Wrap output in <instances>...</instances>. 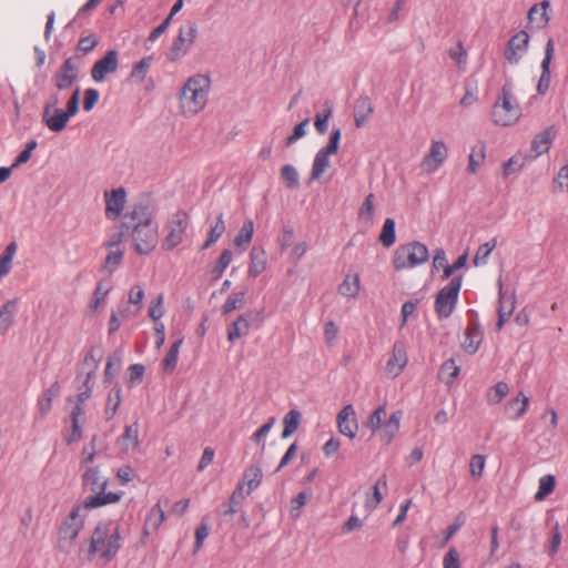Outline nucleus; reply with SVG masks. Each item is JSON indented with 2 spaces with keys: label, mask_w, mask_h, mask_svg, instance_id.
Returning a JSON list of instances; mask_svg holds the SVG:
<instances>
[{
  "label": "nucleus",
  "mask_w": 568,
  "mask_h": 568,
  "mask_svg": "<svg viewBox=\"0 0 568 568\" xmlns=\"http://www.w3.org/2000/svg\"><path fill=\"white\" fill-rule=\"evenodd\" d=\"M122 226L130 233L134 251L150 254L159 243V226L148 206L136 205L126 215Z\"/></svg>",
  "instance_id": "nucleus-1"
},
{
  "label": "nucleus",
  "mask_w": 568,
  "mask_h": 568,
  "mask_svg": "<svg viewBox=\"0 0 568 568\" xmlns=\"http://www.w3.org/2000/svg\"><path fill=\"white\" fill-rule=\"evenodd\" d=\"M212 80L207 73L190 75L178 93L179 112L184 118H193L201 113L209 103Z\"/></svg>",
  "instance_id": "nucleus-2"
},
{
  "label": "nucleus",
  "mask_w": 568,
  "mask_h": 568,
  "mask_svg": "<svg viewBox=\"0 0 568 568\" xmlns=\"http://www.w3.org/2000/svg\"><path fill=\"white\" fill-rule=\"evenodd\" d=\"M121 547L122 537L119 523L114 520L100 521L92 531L89 552L109 562L116 556Z\"/></svg>",
  "instance_id": "nucleus-3"
},
{
  "label": "nucleus",
  "mask_w": 568,
  "mask_h": 568,
  "mask_svg": "<svg viewBox=\"0 0 568 568\" xmlns=\"http://www.w3.org/2000/svg\"><path fill=\"white\" fill-rule=\"evenodd\" d=\"M83 484L89 486L91 491L95 493L93 496H89L83 501L84 509H92L102 507L110 504H115L121 500L123 493H106L108 480L101 478L100 471L97 467L88 468L82 476Z\"/></svg>",
  "instance_id": "nucleus-4"
},
{
  "label": "nucleus",
  "mask_w": 568,
  "mask_h": 568,
  "mask_svg": "<svg viewBox=\"0 0 568 568\" xmlns=\"http://www.w3.org/2000/svg\"><path fill=\"white\" fill-rule=\"evenodd\" d=\"M385 417L386 407L381 405L371 414L365 426L373 433H378L379 439L388 445L399 432L403 412H394L386 422H384Z\"/></svg>",
  "instance_id": "nucleus-5"
},
{
  "label": "nucleus",
  "mask_w": 568,
  "mask_h": 568,
  "mask_svg": "<svg viewBox=\"0 0 568 568\" xmlns=\"http://www.w3.org/2000/svg\"><path fill=\"white\" fill-rule=\"evenodd\" d=\"M521 109L510 90L505 85L501 89L491 110V121L499 126H510L518 122Z\"/></svg>",
  "instance_id": "nucleus-6"
},
{
  "label": "nucleus",
  "mask_w": 568,
  "mask_h": 568,
  "mask_svg": "<svg viewBox=\"0 0 568 568\" xmlns=\"http://www.w3.org/2000/svg\"><path fill=\"white\" fill-rule=\"evenodd\" d=\"M145 297V292L142 285L134 284L131 286L128 293V303L129 305L119 306L116 310L112 311L110 314V320L108 323V334L113 335L121 327V321H119V315L122 316L123 320H130L140 314L143 300Z\"/></svg>",
  "instance_id": "nucleus-7"
},
{
  "label": "nucleus",
  "mask_w": 568,
  "mask_h": 568,
  "mask_svg": "<svg viewBox=\"0 0 568 568\" xmlns=\"http://www.w3.org/2000/svg\"><path fill=\"white\" fill-rule=\"evenodd\" d=\"M83 505L74 507L69 516L63 520L58 537V547L61 551L69 552L74 545L85 521V511Z\"/></svg>",
  "instance_id": "nucleus-8"
},
{
  "label": "nucleus",
  "mask_w": 568,
  "mask_h": 568,
  "mask_svg": "<svg viewBox=\"0 0 568 568\" xmlns=\"http://www.w3.org/2000/svg\"><path fill=\"white\" fill-rule=\"evenodd\" d=\"M429 253L425 244L410 242L399 245L393 255V266L396 271L416 267L428 261Z\"/></svg>",
  "instance_id": "nucleus-9"
},
{
  "label": "nucleus",
  "mask_w": 568,
  "mask_h": 568,
  "mask_svg": "<svg viewBox=\"0 0 568 568\" xmlns=\"http://www.w3.org/2000/svg\"><path fill=\"white\" fill-rule=\"evenodd\" d=\"M80 88H75L70 95L67 110L53 109L49 112H42V122L52 132H61L67 128L69 120L79 111Z\"/></svg>",
  "instance_id": "nucleus-10"
},
{
  "label": "nucleus",
  "mask_w": 568,
  "mask_h": 568,
  "mask_svg": "<svg viewBox=\"0 0 568 568\" xmlns=\"http://www.w3.org/2000/svg\"><path fill=\"white\" fill-rule=\"evenodd\" d=\"M462 288V278L455 277L447 285L439 290L436 295L434 310L439 318L449 317L457 304Z\"/></svg>",
  "instance_id": "nucleus-11"
},
{
  "label": "nucleus",
  "mask_w": 568,
  "mask_h": 568,
  "mask_svg": "<svg viewBox=\"0 0 568 568\" xmlns=\"http://www.w3.org/2000/svg\"><path fill=\"white\" fill-rule=\"evenodd\" d=\"M189 223L190 217L184 211H178L171 215L166 224L168 234L162 242L163 250L171 251L183 242Z\"/></svg>",
  "instance_id": "nucleus-12"
},
{
  "label": "nucleus",
  "mask_w": 568,
  "mask_h": 568,
  "mask_svg": "<svg viewBox=\"0 0 568 568\" xmlns=\"http://www.w3.org/2000/svg\"><path fill=\"white\" fill-rule=\"evenodd\" d=\"M196 36V23L187 22L184 27H181L178 37L174 39L168 52V59L174 62L185 57L193 47Z\"/></svg>",
  "instance_id": "nucleus-13"
},
{
  "label": "nucleus",
  "mask_w": 568,
  "mask_h": 568,
  "mask_svg": "<svg viewBox=\"0 0 568 568\" xmlns=\"http://www.w3.org/2000/svg\"><path fill=\"white\" fill-rule=\"evenodd\" d=\"M341 130L335 129L329 138L326 146L322 148L314 158L311 171V180H318L324 172L329 168V155L336 154L339 146Z\"/></svg>",
  "instance_id": "nucleus-14"
},
{
  "label": "nucleus",
  "mask_w": 568,
  "mask_h": 568,
  "mask_svg": "<svg viewBox=\"0 0 568 568\" xmlns=\"http://www.w3.org/2000/svg\"><path fill=\"white\" fill-rule=\"evenodd\" d=\"M124 233L119 232L113 234L109 240L104 242L106 255L103 263V270L108 273L115 272L124 256Z\"/></svg>",
  "instance_id": "nucleus-15"
},
{
  "label": "nucleus",
  "mask_w": 568,
  "mask_h": 568,
  "mask_svg": "<svg viewBox=\"0 0 568 568\" xmlns=\"http://www.w3.org/2000/svg\"><path fill=\"white\" fill-rule=\"evenodd\" d=\"M448 158V148L442 140H432L429 151L420 162V170L425 173H435Z\"/></svg>",
  "instance_id": "nucleus-16"
},
{
  "label": "nucleus",
  "mask_w": 568,
  "mask_h": 568,
  "mask_svg": "<svg viewBox=\"0 0 568 568\" xmlns=\"http://www.w3.org/2000/svg\"><path fill=\"white\" fill-rule=\"evenodd\" d=\"M79 78V59L77 57L68 58L59 70L54 73L52 80L59 91L70 89Z\"/></svg>",
  "instance_id": "nucleus-17"
},
{
  "label": "nucleus",
  "mask_w": 568,
  "mask_h": 568,
  "mask_svg": "<svg viewBox=\"0 0 568 568\" xmlns=\"http://www.w3.org/2000/svg\"><path fill=\"white\" fill-rule=\"evenodd\" d=\"M407 363V346L403 341H396L385 365L386 375L390 378L399 376Z\"/></svg>",
  "instance_id": "nucleus-18"
},
{
  "label": "nucleus",
  "mask_w": 568,
  "mask_h": 568,
  "mask_svg": "<svg viewBox=\"0 0 568 568\" xmlns=\"http://www.w3.org/2000/svg\"><path fill=\"white\" fill-rule=\"evenodd\" d=\"M529 45V36L521 30L510 38L505 50V59L510 64H517L526 54Z\"/></svg>",
  "instance_id": "nucleus-19"
},
{
  "label": "nucleus",
  "mask_w": 568,
  "mask_h": 568,
  "mask_svg": "<svg viewBox=\"0 0 568 568\" xmlns=\"http://www.w3.org/2000/svg\"><path fill=\"white\" fill-rule=\"evenodd\" d=\"M105 217L110 221L116 220L123 212L126 203V192L123 187L104 192Z\"/></svg>",
  "instance_id": "nucleus-20"
},
{
  "label": "nucleus",
  "mask_w": 568,
  "mask_h": 568,
  "mask_svg": "<svg viewBox=\"0 0 568 568\" xmlns=\"http://www.w3.org/2000/svg\"><path fill=\"white\" fill-rule=\"evenodd\" d=\"M336 424L338 432L342 435L351 439L356 437L358 432V422L353 405L348 404L339 410L336 417Z\"/></svg>",
  "instance_id": "nucleus-21"
},
{
  "label": "nucleus",
  "mask_w": 568,
  "mask_h": 568,
  "mask_svg": "<svg viewBox=\"0 0 568 568\" xmlns=\"http://www.w3.org/2000/svg\"><path fill=\"white\" fill-rule=\"evenodd\" d=\"M118 70V52L115 50H110L106 54L98 60L92 69L91 77L94 81L101 82L104 80L106 74L114 73Z\"/></svg>",
  "instance_id": "nucleus-22"
},
{
  "label": "nucleus",
  "mask_w": 568,
  "mask_h": 568,
  "mask_svg": "<svg viewBox=\"0 0 568 568\" xmlns=\"http://www.w3.org/2000/svg\"><path fill=\"white\" fill-rule=\"evenodd\" d=\"M529 404L530 398L524 392H519L505 403L504 414L509 420H519L527 413Z\"/></svg>",
  "instance_id": "nucleus-23"
},
{
  "label": "nucleus",
  "mask_w": 568,
  "mask_h": 568,
  "mask_svg": "<svg viewBox=\"0 0 568 568\" xmlns=\"http://www.w3.org/2000/svg\"><path fill=\"white\" fill-rule=\"evenodd\" d=\"M165 520V513L161 505V501H158L146 514L143 530H142V542L149 538L150 535L155 532L161 525Z\"/></svg>",
  "instance_id": "nucleus-24"
},
{
  "label": "nucleus",
  "mask_w": 568,
  "mask_h": 568,
  "mask_svg": "<svg viewBox=\"0 0 568 568\" xmlns=\"http://www.w3.org/2000/svg\"><path fill=\"white\" fill-rule=\"evenodd\" d=\"M139 444V424L135 422L125 426L122 435L116 440V445L122 453H129L136 449Z\"/></svg>",
  "instance_id": "nucleus-25"
},
{
  "label": "nucleus",
  "mask_w": 568,
  "mask_h": 568,
  "mask_svg": "<svg viewBox=\"0 0 568 568\" xmlns=\"http://www.w3.org/2000/svg\"><path fill=\"white\" fill-rule=\"evenodd\" d=\"M549 20V2H536L528 11V21L534 29L545 28Z\"/></svg>",
  "instance_id": "nucleus-26"
},
{
  "label": "nucleus",
  "mask_w": 568,
  "mask_h": 568,
  "mask_svg": "<svg viewBox=\"0 0 568 568\" xmlns=\"http://www.w3.org/2000/svg\"><path fill=\"white\" fill-rule=\"evenodd\" d=\"M18 311V300H9L0 306V335H6L13 326Z\"/></svg>",
  "instance_id": "nucleus-27"
},
{
  "label": "nucleus",
  "mask_w": 568,
  "mask_h": 568,
  "mask_svg": "<svg viewBox=\"0 0 568 568\" xmlns=\"http://www.w3.org/2000/svg\"><path fill=\"white\" fill-rule=\"evenodd\" d=\"M262 479V468L258 465H251L245 469L242 483L237 486L236 490L240 493L246 486V494L250 495L260 486Z\"/></svg>",
  "instance_id": "nucleus-28"
},
{
  "label": "nucleus",
  "mask_w": 568,
  "mask_h": 568,
  "mask_svg": "<svg viewBox=\"0 0 568 568\" xmlns=\"http://www.w3.org/2000/svg\"><path fill=\"white\" fill-rule=\"evenodd\" d=\"M554 52H555V43H554L552 39H549L546 43L545 57L541 62L542 73H541V77L539 79V83L537 87L539 93H545V91L549 87V83H550L549 65H550L551 59L554 57Z\"/></svg>",
  "instance_id": "nucleus-29"
},
{
  "label": "nucleus",
  "mask_w": 568,
  "mask_h": 568,
  "mask_svg": "<svg viewBox=\"0 0 568 568\" xmlns=\"http://www.w3.org/2000/svg\"><path fill=\"white\" fill-rule=\"evenodd\" d=\"M361 292V277L357 272H348L338 285V293L348 298H356Z\"/></svg>",
  "instance_id": "nucleus-30"
},
{
  "label": "nucleus",
  "mask_w": 568,
  "mask_h": 568,
  "mask_svg": "<svg viewBox=\"0 0 568 568\" xmlns=\"http://www.w3.org/2000/svg\"><path fill=\"white\" fill-rule=\"evenodd\" d=\"M251 316L248 314L240 315L231 325L227 327V341L233 343L234 341L248 335L251 328Z\"/></svg>",
  "instance_id": "nucleus-31"
},
{
  "label": "nucleus",
  "mask_w": 568,
  "mask_h": 568,
  "mask_svg": "<svg viewBox=\"0 0 568 568\" xmlns=\"http://www.w3.org/2000/svg\"><path fill=\"white\" fill-rule=\"evenodd\" d=\"M483 342V333L476 325H468L465 333L462 346L465 352L474 354L479 348Z\"/></svg>",
  "instance_id": "nucleus-32"
},
{
  "label": "nucleus",
  "mask_w": 568,
  "mask_h": 568,
  "mask_svg": "<svg viewBox=\"0 0 568 568\" xmlns=\"http://www.w3.org/2000/svg\"><path fill=\"white\" fill-rule=\"evenodd\" d=\"M267 260L266 253L263 248L253 247L250 253V265L247 274L251 277H257L266 270Z\"/></svg>",
  "instance_id": "nucleus-33"
},
{
  "label": "nucleus",
  "mask_w": 568,
  "mask_h": 568,
  "mask_svg": "<svg viewBox=\"0 0 568 568\" xmlns=\"http://www.w3.org/2000/svg\"><path fill=\"white\" fill-rule=\"evenodd\" d=\"M486 159V144L484 141H478L470 149L468 155L467 172L475 174L479 168L484 164Z\"/></svg>",
  "instance_id": "nucleus-34"
},
{
  "label": "nucleus",
  "mask_w": 568,
  "mask_h": 568,
  "mask_svg": "<svg viewBox=\"0 0 568 568\" xmlns=\"http://www.w3.org/2000/svg\"><path fill=\"white\" fill-rule=\"evenodd\" d=\"M374 112V105L368 97H362L355 104V125L362 128Z\"/></svg>",
  "instance_id": "nucleus-35"
},
{
  "label": "nucleus",
  "mask_w": 568,
  "mask_h": 568,
  "mask_svg": "<svg viewBox=\"0 0 568 568\" xmlns=\"http://www.w3.org/2000/svg\"><path fill=\"white\" fill-rule=\"evenodd\" d=\"M555 135L556 129L550 126L535 136L531 143V150L535 152L536 156L548 152Z\"/></svg>",
  "instance_id": "nucleus-36"
},
{
  "label": "nucleus",
  "mask_w": 568,
  "mask_h": 568,
  "mask_svg": "<svg viewBox=\"0 0 568 568\" xmlns=\"http://www.w3.org/2000/svg\"><path fill=\"white\" fill-rule=\"evenodd\" d=\"M112 290V285L109 281H101L98 283L92 300L89 304L91 312L97 313L105 304L109 293Z\"/></svg>",
  "instance_id": "nucleus-37"
},
{
  "label": "nucleus",
  "mask_w": 568,
  "mask_h": 568,
  "mask_svg": "<svg viewBox=\"0 0 568 568\" xmlns=\"http://www.w3.org/2000/svg\"><path fill=\"white\" fill-rule=\"evenodd\" d=\"M386 487H387V478H386V475H383L376 480L375 485L373 486V491L368 493L366 495L365 509L367 511L374 510L382 503V500H383L382 488L385 489Z\"/></svg>",
  "instance_id": "nucleus-38"
},
{
  "label": "nucleus",
  "mask_w": 568,
  "mask_h": 568,
  "mask_svg": "<svg viewBox=\"0 0 568 568\" xmlns=\"http://www.w3.org/2000/svg\"><path fill=\"white\" fill-rule=\"evenodd\" d=\"M18 243L10 242L0 255V280L7 276L12 267V261L17 254Z\"/></svg>",
  "instance_id": "nucleus-39"
},
{
  "label": "nucleus",
  "mask_w": 568,
  "mask_h": 568,
  "mask_svg": "<svg viewBox=\"0 0 568 568\" xmlns=\"http://www.w3.org/2000/svg\"><path fill=\"white\" fill-rule=\"evenodd\" d=\"M122 402V389L120 386H114L108 394L105 407H104V415L105 419L110 420L112 419L116 410Z\"/></svg>",
  "instance_id": "nucleus-40"
},
{
  "label": "nucleus",
  "mask_w": 568,
  "mask_h": 568,
  "mask_svg": "<svg viewBox=\"0 0 568 568\" xmlns=\"http://www.w3.org/2000/svg\"><path fill=\"white\" fill-rule=\"evenodd\" d=\"M253 234L254 223L252 220H246L234 239V245L245 251L253 239Z\"/></svg>",
  "instance_id": "nucleus-41"
},
{
  "label": "nucleus",
  "mask_w": 568,
  "mask_h": 568,
  "mask_svg": "<svg viewBox=\"0 0 568 568\" xmlns=\"http://www.w3.org/2000/svg\"><path fill=\"white\" fill-rule=\"evenodd\" d=\"M509 393V386L506 382L500 381L486 392V402L489 405L499 404Z\"/></svg>",
  "instance_id": "nucleus-42"
},
{
  "label": "nucleus",
  "mask_w": 568,
  "mask_h": 568,
  "mask_svg": "<svg viewBox=\"0 0 568 568\" xmlns=\"http://www.w3.org/2000/svg\"><path fill=\"white\" fill-rule=\"evenodd\" d=\"M246 303V291L233 292L225 300L222 305V314H230L231 312L242 308Z\"/></svg>",
  "instance_id": "nucleus-43"
},
{
  "label": "nucleus",
  "mask_w": 568,
  "mask_h": 568,
  "mask_svg": "<svg viewBox=\"0 0 568 568\" xmlns=\"http://www.w3.org/2000/svg\"><path fill=\"white\" fill-rule=\"evenodd\" d=\"M302 415L296 409H291L283 419V433L282 437L287 438L292 436L298 428Z\"/></svg>",
  "instance_id": "nucleus-44"
},
{
  "label": "nucleus",
  "mask_w": 568,
  "mask_h": 568,
  "mask_svg": "<svg viewBox=\"0 0 568 568\" xmlns=\"http://www.w3.org/2000/svg\"><path fill=\"white\" fill-rule=\"evenodd\" d=\"M226 226L224 222V216L222 213L216 217L215 224L211 226L209 232V237L204 242L202 250H207L211 245L217 242L222 235L225 233Z\"/></svg>",
  "instance_id": "nucleus-45"
},
{
  "label": "nucleus",
  "mask_w": 568,
  "mask_h": 568,
  "mask_svg": "<svg viewBox=\"0 0 568 568\" xmlns=\"http://www.w3.org/2000/svg\"><path fill=\"white\" fill-rule=\"evenodd\" d=\"M556 487V479L552 475H545L539 479L538 490L536 491L534 498L536 501L544 500L547 496H549Z\"/></svg>",
  "instance_id": "nucleus-46"
},
{
  "label": "nucleus",
  "mask_w": 568,
  "mask_h": 568,
  "mask_svg": "<svg viewBox=\"0 0 568 568\" xmlns=\"http://www.w3.org/2000/svg\"><path fill=\"white\" fill-rule=\"evenodd\" d=\"M375 195L373 193H369L363 201L359 210H358V219L361 221H364L366 223H372L374 219V212H375Z\"/></svg>",
  "instance_id": "nucleus-47"
},
{
  "label": "nucleus",
  "mask_w": 568,
  "mask_h": 568,
  "mask_svg": "<svg viewBox=\"0 0 568 568\" xmlns=\"http://www.w3.org/2000/svg\"><path fill=\"white\" fill-rule=\"evenodd\" d=\"M496 246H497L496 239H491L490 241L481 244L476 251V254L474 257V264L476 266L486 264L490 253L495 250Z\"/></svg>",
  "instance_id": "nucleus-48"
},
{
  "label": "nucleus",
  "mask_w": 568,
  "mask_h": 568,
  "mask_svg": "<svg viewBox=\"0 0 568 568\" xmlns=\"http://www.w3.org/2000/svg\"><path fill=\"white\" fill-rule=\"evenodd\" d=\"M182 343H183L182 338L178 339L176 342H174L171 345L169 352L166 353V355L163 359V368L166 372H173V369L176 367L179 353H180Z\"/></svg>",
  "instance_id": "nucleus-49"
},
{
  "label": "nucleus",
  "mask_w": 568,
  "mask_h": 568,
  "mask_svg": "<svg viewBox=\"0 0 568 568\" xmlns=\"http://www.w3.org/2000/svg\"><path fill=\"white\" fill-rule=\"evenodd\" d=\"M379 241L385 247H389L395 243V221L393 219L387 217L385 220L382 232L379 234Z\"/></svg>",
  "instance_id": "nucleus-50"
},
{
  "label": "nucleus",
  "mask_w": 568,
  "mask_h": 568,
  "mask_svg": "<svg viewBox=\"0 0 568 568\" xmlns=\"http://www.w3.org/2000/svg\"><path fill=\"white\" fill-rule=\"evenodd\" d=\"M232 258L233 254L230 250H224L221 253L217 264L211 270V276L213 280H219L222 277L224 271L231 264Z\"/></svg>",
  "instance_id": "nucleus-51"
},
{
  "label": "nucleus",
  "mask_w": 568,
  "mask_h": 568,
  "mask_svg": "<svg viewBox=\"0 0 568 568\" xmlns=\"http://www.w3.org/2000/svg\"><path fill=\"white\" fill-rule=\"evenodd\" d=\"M281 178L288 189H296L300 185L297 170L291 164H285L281 169Z\"/></svg>",
  "instance_id": "nucleus-52"
},
{
  "label": "nucleus",
  "mask_w": 568,
  "mask_h": 568,
  "mask_svg": "<svg viewBox=\"0 0 568 568\" xmlns=\"http://www.w3.org/2000/svg\"><path fill=\"white\" fill-rule=\"evenodd\" d=\"M165 313L164 310V295L159 294L154 300L151 301L149 306V316L158 323V321L163 317Z\"/></svg>",
  "instance_id": "nucleus-53"
},
{
  "label": "nucleus",
  "mask_w": 568,
  "mask_h": 568,
  "mask_svg": "<svg viewBox=\"0 0 568 568\" xmlns=\"http://www.w3.org/2000/svg\"><path fill=\"white\" fill-rule=\"evenodd\" d=\"M150 64H151V58L142 59L133 67L130 78L134 81L143 82L146 77V72H148V69L150 68Z\"/></svg>",
  "instance_id": "nucleus-54"
},
{
  "label": "nucleus",
  "mask_w": 568,
  "mask_h": 568,
  "mask_svg": "<svg viewBox=\"0 0 568 568\" xmlns=\"http://www.w3.org/2000/svg\"><path fill=\"white\" fill-rule=\"evenodd\" d=\"M486 465V458L483 455H473L469 462V471L475 479H479L483 476Z\"/></svg>",
  "instance_id": "nucleus-55"
},
{
  "label": "nucleus",
  "mask_w": 568,
  "mask_h": 568,
  "mask_svg": "<svg viewBox=\"0 0 568 568\" xmlns=\"http://www.w3.org/2000/svg\"><path fill=\"white\" fill-rule=\"evenodd\" d=\"M478 100V88L474 83H466L465 93L460 99V105L468 108L475 104Z\"/></svg>",
  "instance_id": "nucleus-56"
},
{
  "label": "nucleus",
  "mask_w": 568,
  "mask_h": 568,
  "mask_svg": "<svg viewBox=\"0 0 568 568\" xmlns=\"http://www.w3.org/2000/svg\"><path fill=\"white\" fill-rule=\"evenodd\" d=\"M514 312V302H505L500 300L499 308H498V322L497 328L501 329L506 321L511 316Z\"/></svg>",
  "instance_id": "nucleus-57"
},
{
  "label": "nucleus",
  "mask_w": 568,
  "mask_h": 568,
  "mask_svg": "<svg viewBox=\"0 0 568 568\" xmlns=\"http://www.w3.org/2000/svg\"><path fill=\"white\" fill-rule=\"evenodd\" d=\"M37 148V141L36 140H31L27 143L26 148L23 151H21L19 153V155L16 158L14 162L12 163V168H18L20 166L21 164L23 163H27L31 155H32V151Z\"/></svg>",
  "instance_id": "nucleus-58"
},
{
  "label": "nucleus",
  "mask_w": 568,
  "mask_h": 568,
  "mask_svg": "<svg viewBox=\"0 0 568 568\" xmlns=\"http://www.w3.org/2000/svg\"><path fill=\"white\" fill-rule=\"evenodd\" d=\"M307 494L305 491H301L300 494H297L296 497H294L291 501V516L293 518H297L300 517L301 515V509L303 508V506L306 504L307 501Z\"/></svg>",
  "instance_id": "nucleus-59"
},
{
  "label": "nucleus",
  "mask_w": 568,
  "mask_h": 568,
  "mask_svg": "<svg viewBox=\"0 0 568 568\" xmlns=\"http://www.w3.org/2000/svg\"><path fill=\"white\" fill-rule=\"evenodd\" d=\"M554 182L556 191L568 192V165L560 168Z\"/></svg>",
  "instance_id": "nucleus-60"
},
{
  "label": "nucleus",
  "mask_w": 568,
  "mask_h": 568,
  "mask_svg": "<svg viewBox=\"0 0 568 568\" xmlns=\"http://www.w3.org/2000/svg\"><path fill=\"white\" fill-rule=\"evenodd\" d=\"M274 424H275V417H271L268 419V422L263 424L257 430H255L252 434V436H251L252 442H254L255 444L261 443L267 436V434L270 433V430L272 429Z\"/></svg>",
  "instance_id": "nucleus-61"
},
{
  "label": "nucleus",
  "mask_w": 568,
  "mask_h": 568,
  "mask_svg": "<svg viewBox=\"0 0 568 568\" xmlns=\"http://www.w3.org/2000/svg\"><path fill=\"white\" fill-rule=\"evenodd\" d=\"M331 115H332V108L331 106H328L325 110L324 114L316 115L314 125H315V128H316L318 133L324 134L327 131L328 119L331 118Z\"/></svg>",
  "instance_id": "nucleus-62"
},
{
  "label": "nucleus",
  "mask_w": 568,
  "mask_h": 568,
  "mask_svg": "<svg viewBox=\"0 0 568 568\" xmlns=\"http://www.w3.org/2000/svg\"><path fill=\"white\" fill-rule=\"evenodd\" d=\"M116 477L120 484L125 485L134 479L135 470L130 465H123L118 469Z\"/></svg>",
  "instance_id": "nucleus-63"
},
{
  "label": "nucleus",
  "mask_w": 568,
  "mask_h": 568,
  "mask_svg": "<svg viewBox=\"0 0 568 568\" xmlns=\"http://www.w3.org/2000/svg\"><path fill=\"white\" fill-rule=\"evenodd\" d=\"M444 568H460L459 554L455 548H450L443 560Z\"/></svg>",
  "instance_id": "nucleus-64"
}]
</instances>
